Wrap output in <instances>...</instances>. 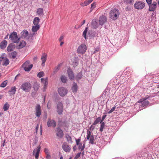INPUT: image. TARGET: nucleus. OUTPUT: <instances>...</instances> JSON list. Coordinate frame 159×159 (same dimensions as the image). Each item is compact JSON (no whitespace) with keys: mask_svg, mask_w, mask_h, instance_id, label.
Listing matches in <instances>:
<instances>
[{"mask_svg":"<svg viewBox=\"0 0 159 159\" xmlns=\"http://www.w3.org/2000/svg\"><path fill=\"white\" fill-rule=\"evenodd\" d=\"M40 130H42V125H40Z\"/></svg>","mask_w":159,"mask_h":159,"instance_id":"69168bd1","label":"nucleus"},{"mask_svg":"<svg viewBox=\"0 0 159 159\" xmlns=\"http://www.w3.org/2000/svg\"><path fill=\"white\" fill-rule=\"evenodd\" d=\"M120 12L117 9L115 8L111 10L110 13V16L112 20H116L119 15Z\"/></svg>","mask_w":159,"mask_h":159,"instance_id":"7ed1b4c3","label":"nucleus"},{"mask_svg":"<svg viewBox=\"0 0 159 159\" xmlns=\"http://www.w3.org/2000/svg\"><path fill=\"white\" fill-rule=\"evenodd\" d=\"M79 145V149H81V148H82V143H80V144H79V145Z\"/></svg>","mask_w":159,"mask_h":159,"instance_id":"4d7b16f0","label":"nucleus"},{"mask_svg":"<svg viewBox=\"0 0 159 159\" xmlns=\"http://www.w3.org/2000/svg\"><path fill=\"white\" fill-rule=\"evenodd\" d=\"M57 111L58 114H61L63 111V107L62 103L61 102H58L57 104Z\"/></svg>","mask_w":159,"mask_h":159,"instance_id":"ddd939ff","label":"nucleus"},{"mask_svg":"<svg viewBox=\"0 0 159 159\" xmlns=\"http://www.w3.org/2000/svg\"><path fill=\"white\" fill-rule=\"evenodd\" d=\"M67 74L69 79L73 80L75 78V75L73 71L70 68L67 70Z\"/></svg>","mask_w":159,"mask_h":159,"instance_id":"f3484780","label":"nucleus"},{"mask_svg":"<svg viewBox=\"0 0 159 159\" xmlns=\"http://www.w3.org/2000/svg\"><path fill=\"white\" fill-rule=\"evenodd\" d=\"M148 98H143L142 99H140L138 101V102L142 103V105L143 106L148 105L149 103V102L148 101L146 100V99H147Z\"/></svg>","mask_w":159,"mask_h":159,"instance_id":"a211bd4d","label":"nucleus"},{"mask_svg":"<svg viewBox=\"0 0 159 159\" xmlns=\"http://www.w3.org/2000/svg\"><path fill=\"white\" fill-rule=\"evenodd\" d=\"M47 55L46 53H44L43 54L41 57V60L42 61L41 65L42 66H44L45 63L47 59Z\"/></svg>","mask_w":159,"mask_h":159,"instance_id":"6ab92c4d","label":"nucleus"},{"mask_svg":"<svg viewBox=\"0 0 159 159\" xmlns=\"http://www.w3.org/2000/svg\"><path fill=\"white\" fill-rule=\"evenodd\" d=\"M67 140L68 142L71 143L72 142V140L71 137L68 135H66V137Z\"/></svg>","mask_w":159,"mask_h":159,"instance_id":"58836bf2","label":"nucleus"},{"mask_svg":"<svg viewBox=\"0 0 159 159\" xmlns=\"http://www.w3.org/2000/svg\"><path fill=\"white\" fill-rule=\"evenodd\" d=\"M15 46L13 43L10 44L7 48V51L8 52H10L13 51L15 48Z\"/></svg>","mask_w":159,"mask_h":159,"instance_id":"4be33fe9","label":"nucleus"},{"mask_svg":"<svg viewBox=\"0 0 159 159\" xmlns=\"http://www.w3.org/2000/svg\"><path fill=\"white\" fill-rule=\"evenodd\" d=\"M106 115H104L102 116V120L101 121L102 122L103 120H104V119L106 117Z\"/></svg>","mask_w":159,"mask_h":159,"instance_id":"13d9d810","label":"nucleus"},{"mask_svg":"<svg viewBox=\"0 0 159 159\" xmlns=\"http://www.w3.org/2000/svg\"><path fill=\"white\" fill-rule=\"evenodd\" d=\"M16 91V87L14 86L11 88V90H9L8 92L10 95H12L14 94L15 93Z\"/></svg>","mask_w":159,"mask_h":159,"instance_id":"bb28decb","label":"nucleus"},{"mask_svg":"<svg viewBox=\"0 0 159 159\" xmlns=\"http://www.w3.org/2000/svg\"><path fill=\"white\" fill-rule=\"evenodd\" d=\"M37 15L39 16H43V9L42 8H39L37 9L36 11Z\"/></svg>","mask_w":159,"mask_h":159,"instance_id":"5701e85b","label":"nucleus"},{"mask_svg":"<svg viewBox=\"0 0 159 159\" xmlns=\"http://www.w3.org/2000/svg\"><path fill=\"white\" fill-rule=\"evenodd\" d=\"M61 80L63 83H66L67 81L66 77L64 75H62L61 77Z\"/></svg>","mask_w":159,"mask_h":159,"instance_id":"2f4dec72","label":"nucleus"},{"mask_svg":"<svg viewBox=\"0 0 159 159\" xmlns=\"http://www.w3.org/2000/svg\"><path fill=\"white\" fill-rule=\"evenodd\" d=\"M146 1L148 5L152 4V0H146Z\"/></svg>","mask_w":159,"mask_h":159,"instance_id":"603ef678","label":"nucleus"},{"mask_svg":"<svg viewBox=\"0 0 159 159\" xmlns=\"http://www.w3.org/2000/svg\"><path fill=\"white\" fill-rule=\"evenodd\" d=\"M89 4L87 0L85 1L84 2H81L80 4V5L82 7H84Z\"/></svg>","mask_w":159,"mask_h":159,"instance_id":"ea45409f","label":"nucleus"},{"mask_svg":"<svg viewBox=\"0 0 159 159\" xmlns=\"http://www.w3.org/2000/svg\"><path fill=\"white\" fill-rule=\"evenodd\" d=\"M62 148L63 149L65 152H69L70 151V147L66 143H64L63 144Z\"/></svg>","mask_w":159,"mask_h":159,"instance_id":"4468645a","label":"nucleus"},{"mask_svg":"<svg viewBox=\"0 0 159 159\" xmlns=\"http://www.w3.org/2000/svg\"><path fill=\"white\" fill-rule=\"evenodd\" d=\"M58 92L61 96L63 97L67 93V90L64 87H61L58 89Z\"/></svg>","mask_w":159,"mask_h":159,"instance_id":"1a4fd4ad","label":"nucleus"},{"mask_svg":"<svg viewBox=\"0 0 159 159\" xmlns=\"http://www.w3.org/2000/svg\"><path fill=\"white\" fill-rule=\"evenodd\" d=\"M134 0H125V2L127 4H132L134 2Z\"/></svg>","mask_w":159,"mask_h":159,"instance_id":"37998d69","label":"nucleus"},{"mask_svg":"<svg viewBox=\"0 0 159 159\" xmlns=\"http://www.w3.org/2000/svg\"><path fill=\"white\" fill-rule=\"evenodd\" d=\"M46 158L48 159H50L51 158V156L49 154H46Z\"/></svg>","mask_w":159,"mask_h":159,"instance_id":"6e6d98bb","label":"nucleus"},{"mask_svg":"<svg viewBox=\"0 0 159 159\" xmlns=\"http://www.w3.org/2000/svg\"><path fill=\"white\" fill-rule=\"evenodd\" d=\"M47 125L48 127H55L56 125V123L54 120L51 119L50 118H49L48 119Z\"/></svg>","mask_w":159,"mask_h":159,"instance_id":"9b49d317","label":"nucleus"},{"mask_svg":"<svg viewBox=\"0 0 159 159\" xmlns=\"http://www.w3.org/2000/svg\"><path fill=\"white\" fill-rule=\"evenodd\" d=\"M86 138L87 140H89V143L93 144L94 143V137L93 135H91V132L90 131H87V135Z\"/></svg>","mask_w":159,"mask_h":159,"instance_id":"9d476101","label":"nucleus"},{"mask_svg":"<svg viewBox=\"0 0 159 159\" xmlns=\"http://www.w3.org/2000/svg\"><path fill=\"white\" fill-rule=\"evenodd\" d=\"M7 80H6L0 84V87L4 88L6 87L7 83Z\"/></svg>","mask_w":159,"mask_h":159,"instance_id":"f704fd0d","label":"nucleus"},{"mask_svg":"<svg viewBox=\"0 0 159 159\" xmlns=\"http://www.w3.org/2000/svg\"><path fill=\"white\" fill-rule=\"evenodd\" d=\"M73 63L74 66H77L79 64V59L78 57H75L73 61Z\"/></svg>","mask_w":159,"mask_h":159,"instance_id":"c756f323","label":"nucleus"},{"mask_svg":"<svg viewBox=\"0 0 159 159\" xmlns=\"http://www.w3.org/2000/svg\"><path fill=\"white\" fill-rule=\"evenodd\" d=\"M157 3L155 2H153L152 4H150L149 6V11H154L157 8Z\"/></svg>","mask_w":159,"mask_h":159,"instance_id":"2eb2a0df","label":"nucleus"},{"mask_svg":"<svg viewBox=\"0 0 159 159\" xmlns=\"http://www.w3.org/2000/svg\"><path fill=\"white\" fill-rule=\"evenodd\" d=\"M32 87L31 84L28 82H24L20 86V89L24 91L30 92Z\"/></svg>","mask_w":159,"mask_h":159,"instance_id":"f03ea898","label":"nucleus"},{"mask_svg":"<svg viewBox=\"0 0 159 159\" xmlns=\"http://www.w3.org/2000/svg\"><path fill=\"white\" fill-rule=\"evenodd\" d=\"M48 109H49L50 108V106L48 105Z\"/></svg>","mask_w":159,"mask_h":159,"instance_id":"774afa93","label":"nucleus"},{"mask_svg":"<svg viewBox=\"0 0 159 159\" xmlns=\"http://www.w3.org/2000/svg\"><path fill=\"white\" fill-rule=\"evenodd\" d=\"M85 20H84L82 22V24H81V25H83L85 23Z\"/></svg>","mask_w":159,"mask_h":159,"instance_id":"e2e57ef3","label":"nucleus"},{"mask_svg":"<svg viewBox=\"0 0 159 159\" xmlns=\"http://www.w3.org/2000/svg\"><path fill=\"white\" fill-rule=\"evenodd\" d=\"M63 38H64V36L63 35H61L59 39V41L61 42V41H62V40L63 39Z\"/></svg>","mask_w":159,"mask_h":159,"instance_id":"864d4df0","label":"nucleus"},{"mask_svg":"<svg viewBox=\"0 0 159 159\" xmlns=\"http://www.w3.org/2000/svg\"><path fill=\"white\" fill-rule=\"evenodd\" d=\"M84 148H85V144H84L82 147V148H81V151H83V150H84Z\"/></svg>","mask_w":159,"mask_h":159,"instance_id":"bf43d9fd","label":"nucleus"},{"mask_svg":"<svg viewBox=\"0 0 159 159\" xmlns=\"http://www.w3.org/2000/svg\"><path fill=\"white\" fill-rule=\"evenodd\" d=\"M39 127V125L38 124L37 125V126L36 128V133L37 134Z\"/></svg>","mask_w":159,"mask_h":159,"instance_id":"5fc2aeb1","label":"nucleus"},{"mask_svg":"<svg viewBox=\"0 0 159 159\" xmlns=\"http://www.w3.org/2000/svg\"><path fill=\"white\" fill-rule=\"evenodd\" d=\"M80 152L79 153L77 154V155L75 156V159H78L80 156Z\"/></svg>","mask_w":159,"mask_h":159,"instance_id":"8fccbe9b","label":"nucleus"},{"mask_svg":"<svg viewBox=\"0 0 159 159\" xmlns=\"http://www.w3.org/2000/svg\"><path fill=\"white\" fill-rule=\"evenodd\" d=\"M7 44V41L4 40L2 41L0 45V48L1 49H4L5 48Z\"/></svg>","mask_w":159,"mask_h":159,"instance_id":"a878e982","label":"nucleus"},{"mask_svg":"<svg viewBox=\"0 0 159 159\" xmlns=\"http://www.w3.org/2000/svg\"><path fill=\"white\" fill-rule=\"evenodd\" d=\"M17 55V53L16 52L14 51L11 53V57L13 59L15 58Z\"/></svg>","mask_w":159,"mask_h":159,"instance_id":"72a5a7b5","label":"nucleus"},{"mask_svg":"<svg viewBox=\"0 0 159 159\" xmlns=\"http://www.w3.org/2000/svg\"><path fill=\"white\" fill-rule=\"evenodd\" d=\"M56 135L59 138H62L64 135L63 131L59 128H57L56 129Z\"/></svg>","mask_w":159,"mask_h":159,"instance_id":"f8f14e48","label":"nucleus"},{"mask_svg":"<svg viewBox=\"0 0 159 159\" xmlns=\"http://www.w3.org/2000/svg\"><path fill=\"white\" fill-rule=\"evenodd\" d=\"M93 0H87V2L88 3V4H89L91 2L93 1Z\"/></svg>","mask_w":159,"mask_h":159,"instance_id":"052dcab7","label":"nucleus"},{"mask_svg":"<svg viewBox=\"0 0 159 159\" xmlns=\"http://www.w3.org/2000/svg\"><path fill=\"white\" fill-rule=\"evenodd\" d=\"M101 120V118L100 117L98 118L94 121L93 124V125H96Z\"/></svg>","mask_w":159,"mask_h":159,"instance_id":"4c0bfd02","label":"nucleus"},{"mask_svg":"<svg viewBox=\"0 0 159 159\" xmlns=\"http://www.w3.org/2000/svg\"><path fill=\"white\" fill-rule=\"evenodd\" d=\"M3 96L2 95H0V99H1L2 97Z\"/></svg>","mask_w":159,"mask_h":159,"instance_id":"338daca9","label":"nucleus"},{"mask_svg":"<svg viewBox=\"0 0 159 159\" xmlns=\"http://www.w3.org/2000/svg\"><path fill=\"white\" fill-rule=\"evenodd\" d=\"M26 42L24 40L21 41L19 43L18 45L16 47L18 49H20L24 47L26 45Z\"/></svg>","mask_w":159,"mask_h":159,"instance_id":"aec40b11","label":"nucleus"},{"mask_svg":"<svg viewBox=\"0 0 159 159\" xmlns=\"http://www.w3.org/2000/svg\"><path fill=\"white\" fill-rule=\"evenodd\" d=\"M9 38L13 43H18L20 39V37H18L16 32L15 31L10 34Z\"/></svg>","mask_w":159,"mask_h":159,"instance_id":"f257e3e1","label":"nucleus"},{"mask_svg":"<svg viewBox=\"0 0 159 159\" xmlns=\"http://www.w3.org/2000/svg\"><path fill=\"white\" fill-rule=\"evenodd\" d=\"M116 109V107H113L111 110H110L108 112V113L110 114L113 111Z\"/></svg>","mask_w":159,"mask_h":159,"instance_id":"de8ad7c7","label":"nucleus"},{"mask_svg":"<svg viewBox=\"0 0 159 159\" xmlns=\"http://www.w3.org/2000/svg\"><path fill=\"white\" fill-rule=\"evenodd\" d=\"M61 42L60 45L61 46L62 44L64 43V42L63 41H61V42Z\"/></svg>","mask_w":159,"mask_h":159,"instance_id":"0e129e2a","label":"nucleus"},{"mask_svg":"<svg viewBox=\"0 0 159 159\" xmlns=\"http://www.w3.org/2000/svg\"><path fill=\"white\" fill-rule=\"evenodd\" d=\"M0 62L2 65L5 66H7L9 63L8 59L5 57V54H2L0 57Z\"/></svg>","mask_w":159,"mask_h":159,"instance_id":"423d86ee","label":"nucleus"},{"mask_svg":"<svg viewBox=\"0 0 159 159\" xmlns=\"http://www.w3.org/2000/svg\"><path fill=\"white\" fill-rule=\"evenodd\" d=\"M87 29L88 28H86L84 30V31L83 33V35L85 39H86V34L87 32Z\"/></svg>","mask_w":159,"mask_h":159,"instance_id":"a18cd8bd","label":"nucleus"},{"mask_svg":"<svg viewBox=\"0 0 159 159\" xmlns=\"http://www.w3.org/2000/svg\"><path fill=\"white\" fill-rule=\"evenodd\" d=\"M48 79H46L42 83L44 84V87L45 88L48 84Z\"/></svg>","mask_w":159,"mask_h":159,"instance_id":"79ce46f5","label":"nucleus"},{"mask_svg":"<svg viewBox=\"0 0 159 159\" xmlns=\"http://www.w3.org/2000/svg\"><path fill=\"white\" fill-rule=\"evenodd\" d=\"M78 89V86L76 83H74L72 87V92L74 93L77 92Z\"/></svg>","mask_w":159,"mask_h":159,"instance_id":"393cba45","label":"nucleus"},{"mask_svg":"<svg viewBox=\"0 0 159 159\" xmlns=\"http://www.w3.org/2000/svg\"><path fill=\"white\" fill-rule=\"evenodd\" d=\"M92 25L93 26V28L95 29H96L98 27V23L95 21H92Z\"/></svg>","mask_w":159,"mask_h":159,"instance_id":"e433bc0d","label":"nucleus"},{"mask_svg":"<svg viewBox=\"0 0 159 159\" xmlns=\"http://www.w3.org/2000/svg\"><path fill=\"white\" fill-rule=\"evenodd\" d=\"M39 25H35L32 26V31L33 32H35L37 31L39 29Z\"/></svg>","mask_w":159,"mask_h":159,"instance_id":"c85d7f7f","label":"nucleus"},{"mask_svg":"<svg viewBox=\"0 0 159 159\" xmlns=\"http://www.w3.org/2000/svg\"><path fill=\"white\" fill-rule=\"evenodd\" d=\"M28 31L26 30H23L21 33V37L22 38H25L28 35Z\"/></svg>","mask_w":159,"mask_h":159,"instance_id":"b1692460","label":"nucleus"},{"mask_svg":"<svg viewBox=\"0 0 159 159\" xmlns=\"http://www.w3.org/2000/svg\"><path fill=\"white\" fill-rule=\"evenodd\" d=\"M45 80L44 79V78H42L41 79V82L42 83H43V81H44V80Z\"/></svg>","mask_w":159,"mask_h":159,"instance_id":"680f3d73","label":"nucleus"},{"mask_svg":"<svg viewBox=\"0 0 159 159\" xmlns=\"http://www.w3.org/2000/svg\"><path fill=\"white\" fill-rule=\"evenodd\" d=\"M34 110L35 116L37 117H39L41 116L42 113L41 107L39 104H38L36 105L35 107Z\"/></svg>","mask_w":159,"mask_h":159,"instance_id":"6e6552de","label":"nucleus"},{"mask_svg":"<svg viewBox=\"0 0 159 159\" xmlns=\"http://www.w3.org/2000/svg\"><path fill=\"white\" fill-rule=\"evenodd\" d=\"M87 49V48L86 45L85 44L83 43L78 47L77 52L78 54L83 55Z\"/></svg>","mask_w":159,"mask_h":159,"instance_id":"20e7f679","label":"nucleus"},{"mask_svg":"<svg viewBox=\"0 0 159 159\" xmlns=\"http://www.w3.org/2000/svg\"><path fill=\"white\" fill-rule=\"evenodd\" d=\"M44 152L46 154H49V150L48 149H47V148H44Z\"/></svg>","mask_w":159,"mask_h":159,"instance_id":"09e8293b","label":"nucleus"},{"mask_svg":"<svg viewBox=\"0 0 159 159\" xmlns=\"http://www.w3.org/2000/svg\"><path fill=\"white\" fill-rule=\"evenodd\" d=\"M60 66L61 65L59 64L54 68L53 71L54 73H56L59 70Z\"/></svg>","mask_w":159,"mask_h":159,"instance_id":"a19ab883","label":"nucleus"},{"mask_svg":"<svg viewBox=\"0 0 159 159\" xmlns=\"http://www.w3.org/2000/svg\"><path fill=\"white\" fill-rule=\"evenodd\" d=\"M107 21L106 17L104 16H100L99 20V23L100 25H102Z\"/></svg>","mask_w":159,"mask_h":159,"instance_id":"dca6fc26","label":"nucleus"},{"mask_svg":"<svg viewBox=\"0 0 159 159\" xmlns=\"http://www.w3.org/2000/svg\"><path fill=\"white\" fill-rule=\"evenodd\" d=\"M82 76V73H78L76 76V79L77 80H79L81 78Z\"/></svg>","mask_w":159,"mask_h":159,"instance_id":"c9c22d12","label":"nucleus"},{"mask_svg":"<svg viewBox=\"0 0 159 159\" xmlns=\"http://www.w3.org/2000/svg\"><path fill=\"white\" fill-rule=\"evenodd\" d=\"M41 149V147L40 146H39L37 147V150H36V152L35 154V150H34L33 152V155H34L35 157V158L36 159H38V158L39 157V152Z\"/></svg>","mask_w":159,"mask_h":159,"instance_id":"412c9836","label":"nucleus"},{"mask_svg":"<svg viewBox=\"0 0 159 159\" xmlns=\"http://www.w3.org/2000/svg\"><path fill=\"white\" fill-rule=\"evenodd\" d=\"M145 6V3L142 1H137L134 4V8L137 9H142Z\"/></svg>","mask_w":159,"mask_h":159,"instance_id":"0eeeda50","label":"nucleus"},{"mask_svg":"<svg viewBox=\"0 0 159 159\" xmlns=\"http://www.w3.org/2000/svg\"><path fill=\"white\" fill-rule=\"evenodd\" d=\"M100 123L101 124L100 127V131L102 132L103 131V129L105 126V123L104 122L100 121Z\"/></svg>","mask_w":159,"mask_h":159,"instance_id":"473e14b6","label":"nucleus"},{"mask_svg":"<svg viewBox=\"0 0 159 159\" xmlns=\"http://www.w3.org/2000/svg\"><path fill=\"white\" fill-rule=\"evenodd\" d=\"M44 75V73L43 71H40L39 72L37 75V76L39 78H40Z\"/></svg>","mask_w":159,"mask_h":159,"instance_id":"c03bdc74","label":"nucleus"},{"mask_svg":"<svg viewBox=\"0 0 159 159\" xmlns=\"http://www.w3.org/2000/svg\"><path fill=\"white\" fill-rule=\"evenodd\" d=\"M80 139H76V145H78L79 144H80Z\"/></svg>","mask_w":159,"mask_h":159,"instance_id":"3c124183","label":"nucleus"},{"mask_svg":"<svg viewBox=\"0 0 159 159\" xmlns=\"http://www.w3.org/2000/svg\"><path fill=\"white\" fill-rule=\"evenodd\" d=\"M39 18L38 17H35L34 19L33 23L34 25H39Z\"/></svg>","mask_w":159,"mask_h":159,"instance_id":"cd10ccee","label":"nucleus"},{"mask_svg":"<svg viewBox=\"0 0 159 159\" xmlns=\"http://www.w3.org/2000/svg\"><path fill=\"white\" fill-rule=\"evenodd\" d=\"M10 106L8 102H6L3 107V109L4 111H7L9 108Z\"/></svg>","mask_w":159,"mask_h":159,"instance_id":"7c9ffc66","label":"nucleus"},{"mask_svg":"<svg viewBox=\"0 0 159 159\" xmlns=\"http://www.w3.org/2000/svg\"><path fill=\"white\" fill-rule=\"evenodd\" d=\"M96 3L95 2H93L92 4H91V9L93 10V9H94L95 7H96Z\"/></svg>","mask_w":159,"mask_h":159,"instance_id":"49530a36","label":"nucleus"},{"mask_svg":"<svg viewBox=\"0 0 159 159\" xmlns=\"http://www.w3.org/2000/svg\"><path fill=\"white\" fill-rule=\"evenodd\" d=\"M22 66L25 71H29L32 68L33 65L32 64H30V61H27L23 64Z\"/></svg>","mask_w":159,"mask_h":159,"instance_id":"39448f33","label":"nucleus"}]
</instances>
